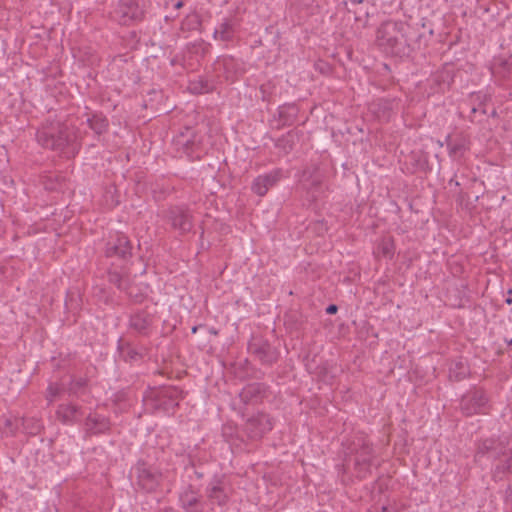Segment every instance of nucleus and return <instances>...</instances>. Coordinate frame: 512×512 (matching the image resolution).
Wrapping results in <instances>:
<instances>
[{"label": "nucleus", "instance_id": "864d4df0", "mask_svg": "<svg viewBox=\"0 0 512 512\" xmlns=\"http://www.w3.org/2000/svg\"><path fill=\"white\" fill-rule=\"evenodd\" d=\"M352 3H358V4H361L362 3V0H351Z\"/></svg>", "mask_w": 512, "mask_h": 512}, {"label": "nucleus", "instance_id": "f8f14e48", "mask_svg": "<svg viewBox=\"0 0 512 512\" xmlns=\"http://www.w3.org/2000/svg\"><path fill=\"white\" fill-rule=\"evenodd\" d=\"M183 398L184 392L182 389L176 386L163 387L154 395V408L165 413H174L179 401Z\"/></svg>", "mask_w": 512, "mask_h": 512}, {"label": "nucleus", "instance_id": "c756f323", "mask_svg": "<svg viewBox=\"0 0 512 512\" xmlns=\"http://www.w3.org/2000/svg\"><path fill=\"white\" fill-rule=\"evenodd\" d=\"M470 374V368L462 358L451 362L449 367V379L454 382L464 380Z\"/></svg>", "mask_w": 512, "mask_h": 512}, {"label": "nucleus", "instance_id": "aec40b11", "mask_svg": "<svg viewBox=\"0 0 512 512\" xmlns=\"http://www.w3.org/2000/svg\"><path fill=\"white\" fill-rule=\"evenodd\" d=\"M400 100L396 97L393 98H378L372 101L369 105V110L380 121H389L392 114L399 107Z\"/></svg>", "mask_w": 512, "mask_h": 512}, {"label": "nucleus", "instance_id": "4468645a", "mask_svg": "<svg viewBox=\"0 0 512 512\" xmlns=\"http://www.w3.org/2000/svg\"><path fill=\"white\" fill-rule=\"evenodd\" d=\"M165 218L171 226L178 230L181 235L191 231L193 228L192 215L190 211L183 206H172L165 212Z\"/></svg>", "mask_w": 512, "mask_h": 512}, {"label": "nucleus", "instance_id": "052dcab7", "mask_svg": "<svg viewBox=\"0 0 512 512\" xmlns=\"http://www.w3.org/2000/svg\"><path fill=\"white\" fill-rule=\"evenodd\" d=\"M2 496V494L0 493V497Z\"/></svg>", "mask_w": 512, "mask_h": 512}, {"label": "nucleus", "instance_id": "37998d69", "mask_svg": "<svg viewBox=\"0 0 512 512\" xmlns=\"http://www.w3.org/2000/svg\"><path fill=\"white\" fill-rule=\"evenodd\" d=\"M337 311H338V306L336 304H329L326 307V313L329 314V315L336 314Z\"/></svg>", "mask_w": 512, "mask_h": 512}, {"label": "nucleus", "instance_id": "4d7b16f0", "mask_svg": "<svg viewBox=\"0 0 512 512\" xmlns=\"http://www.w3.org/2000/svg\"><path fill=\"white\" fill-rule=\"evenodd\" d=\"M507 344L508 345H512V339L511 340H506Z\"/></svg>", "mask_w": 512, "mask_h": 512}, {"label": "nucleus", "instance_id": "bb28decb", "mask_svg": "<svg viewBox=\"0 0 512 512\" xmlns=\"http://www.w3.org/2000/svg\"><path fill=\"white\" fill-rule=\"evenodd\" d=\"M277 114L279 122L277 128L291 126L298 118L299 108L295 103H285L278 107Z\"/></svg>", "mask_w": 512, "mask_h": 512}, {"label": "nucleus", "instance_id": "de8ad7c7", "mask_svg": "<svg viewBox=\"0 0 512 512\" xmlns=\"http://www.w3.org/2000/svg\"><path fill=\"white\" fill-rule=\"evenodd\" d=\"M489 116H490V117H492V118L497 117V116H498V113H497L496 109H493V110L491 111V113L489 114Z\"/></svg>", "mask_w": 512, "mask_h": 512}, {"label": "nucleus", "instance_id": "5701e85b", "mask_svg": "<svg viewBox=\"0 0 512 512\" xmlns=\"http://www.w3.org/2000/svg\"><path fill=\"white\" fill-rule=\"evenodd\" d=\"M494 461H496L492 469V478L494 481H502L508 475H512V449L507 447L506 451Z\"/></svg>", "mask_w": 512, "mask_h": 512}, {"label": "nucleus", "instance_id": "72a5a7b5", "mask_svg": "<svg viewBox=\"0 0 512 512\" xmlns=\"http://www.w3.org/2000/svg\"><path fill=\"white\" fill-rule=\"evenodd\" d=\"M202 19L201 16L196 13L188 14L181 22V30L182 31H196L201 28Z\"/></svg>", "mask_w": 512, "mask_h": 512}, {"label": "nucleus", "instance_id": "423d86ee", "mask_svg": "<svg viewBox=\"0 0 512 512\" xmlns=\"http://www.w3.org/2000/svg\"><path fill=\"white\" fill-rule=\"evenodd\" d=\"M246 72L245 63L233 56H220L213 63V73L217 81L235 82Z\"/></svg>", "mask_w": 512, "mask_h": 512}, {"label": "nucleus", "instance_id": "f257e3e1", "mask_svg": "<svg viewBox=\"0 0 512 512\" xmlns=\"http://www.w3.org/2000/svg\"><path fill=\"white\" fill-rule=\"evenodd\" d=\"M432 29L424 23L411 24L405 21L388 20L376 32V44L385 54L395 57H410L428 45Z\"/></svg>", "mask_w": 512, "mask_h": 512}, {"label": "nucleus", "instance_id": "58836bf2", "mask_svg": "<svg viewBox=\"0 0 512 512\" xmlns=\"http://www.w3.org/2000/svg\"><path fill=\"white\" fill-rule=\"evenodd\" d=\"M86 385L87 379L85 378L72 379L67 389L69 395H78L79 392L86 387Z\"/></svg>", "mask_w": 512, "mask_h": 512}, {"label": "nucleus", "instance_id": "9b49d317", "mask_svg": "<svg viewBox=\"0 0 512 512\" xmlns=\"http://www.w3.org/2000/svg\"><path fill=\"white\" fill-rule=\"evenodd\" d=\"M248 352L265 366H272L280 356L278 349L261 335H252L248 342Z\"/></svg>", "mask_w": 512, "mask_h": 512}, {"label": "nucleus", "instance_id": "7c9ffc66", "mask_svg": "<svg viewBox=\"0 0 512 512\" xmlns=\"http://www.w3.org/2000/svg\"><path fill=\"white\" fill-rule=\"evenodd\" d=\"M86 122L89 128L98 136L105 134L109 129V120L102 113H92Z\"/></svg>", "mask_w": 512, "mask_h": 512}, {"label": "nucleus", "instance_id": "a19ab883", "mask_svg": "<svg viewBox=\"0 0 512 512\" xmlns=\"http://www.w3.org/2000/svg\"><path fill=\"white\" fill-rule=\"evenodd\" d=\"M25 429L28 430V433L32 435H36L40 432L42 425L38 420L30 419L24 420L23 422Z\"/></svg>", "mask_w": 512, "mask_h": 512}, {"label": "nucleus", "instance_id": "473e14b6", "mask_svg": "<svg viewBox=\"0 0 512 512\" xmlns=\"http://www.w3.org/2000/svg\"><path fill=\"white\" fill-rule=\"evenodd\" d=\"M299 132L296 130H290L287 134L278 138L275 142V146L288 154L291 152L298 140Z\"/></svg>", "mask_w": 512, "mask_h": 512}, {"label": "nucleus", "instance_id": "20e7f679", "mask_svg": "<svg viewBox=\"0 0 512 512\" xmlns=\"http://www.w3.org/2000/svg\"><path fill=\"white\" fill-rule=\"evenodd\" d=\"M131 472L135 477L136 489L144 493H155L163 481L162 471L142 459L136 462Z\"/></svg>", "mask_w": 512, "mask_h": 512}, {"label": "nucleus", "instance_id": "f3484780", "mask_svg": "<svg viewBox=\"0 0 512 512\" xmlns=\"http://www.w3.org/2000/svg\"><path fill=\"white\" fill-rule=\"evenodd\" d=\"M110 430L111 421L102 414L94 412L85 418L84 433L86 437L108 434Z\"/></svg>", "mask_w": 512, "mask_h": 512}, {"label": "nucleus", "instance_id": "0eeeda50", "mask_svg": "<svg viewBox=\"0 0 512 512\" xmlns=\"http://www.w3.org/2000/svg\"><path fill=\"white\" fill-rule=\"evenodd\" d=\"M459 407L463 415L487 414L491 408L487 392L480 387H472L460 399Z\"/></svg>", "mask_w": 512, "mask_h": 512}, {"label": "nucleus", "instance_id": "13d9d810", "mask_svg": "<svg viewBox=\"0 0 512 512\" xmlns=\"http://www.w3.org/2000/svg\"><path fill=\"white\" fill-rule=\"evenodd\" d=\"M356 20H361V16H356Z\"/></svg>", "mask_w": 512, "mask_h": 512}, {"label": "nucleus", "instance_id": "393cba45", "mask_svg": "<svg viewBox=\"0 0 512 512\" xmlns=\"http://www.w3.org/2000/svg\"><path fill=\"white\" fill-rule=\"evenodd\" d=\"M218 84L220 83L214 74L211 77L199 76L197 79L189 81L188 90L196 95L206 94L216 90Z\"/></svg>", "mask_w": 512, "mask_h": 512}, {"label": "nucleus", "instance_id": "7ed1b4c3", "mask_svg": "<svg viewBox=\"0 0 512 512\" xmlns=\"http://www.w3.org/2000/svg\"><path fill=\"white\" fill-rule=\"evenodd\" d=\"M37 142L46 149L60 153H75L74 133L61 121H46L36 132Z\"/></svg>", "mask_w": 512, "mask_h": 512}, {"label": "nucleus", "instance_id": "1a4fd4ad", "mask_svg": "<svg viewBox=\"0 0 512 512\" xmlns=\"http://www.w3.org/2000/svg\"><path fill=\"white\" fill-rule=\"evenodd\" d=\"M273 426V418L261 411L246 419L242 425L241 432L248 440L259 441L273 429Z\"/></svg>", "mask_w": 512, "mask_h": 512}, {"label": "nucleus", "instance_id": "bf43d9fd", "mask_svg": "<svg viewBox=\"0 0 512 512\" xmlns=\"http://www.w3.org/2000/svg\"><path fill=\"white\" fill-rule=\"evenodd\" d=\"M169 20H170V17L166 16L165 21H169Z\"/></svg>", "mask_w": 512, "mask_h": 512}, {"label": "nucleus", "instance_id": "2eb2a0df", "mask_svg": "<svg viewBox=\"0 0 512 512\" xmlns=\"http://www.w3.org/2000/svg\"><path fill=\"white\" fill-rule=\"evenodd\" d=\"M284 177V170L281 168H275L268 173L257 176L252 182L251 190L256 195L263 197Z\"/></svg>", "mask_w": 512, "mask_h": 512}, {"label": "nucleus", "instance_id": "5fc2aeb1", "mask_svg": "<svg viewBox=\"0 0 512 512\" xmlns=\"http://www.w3.org/2000/svg\"><path fill=\"white\" fill-rule=\"evenodd\" d=\"M197 330H198V327H197V326L192 327V333H196V332H197Z\"/></svg>", "mask_w": 512, "mask_h": 512}, {"label": "nucleus", "instance_id": "9d476101", "mask_svg": "<svg viewBox=\"0 0 512 512\" xmlns=\"http://www.w3.org/2000/svg\"><path fill=\"white\" fill-rule=\"evenodd\" d=\"M146 12L147 8L144 0H119L114 11L115 17L122 25L143 21Z\"/></svg>", "mask_w": 512, "mask_h": 512}, {"label": "nucleus", "instance_id": "a878e982", "mask_svg": "<svg viewBox=\"0 0 512 512\" xmlns=\"http://www.w3.org/2000/svg\"><path fill=\"white\" fill-rule=\"evenodd\" d=\"M455 70L451 64H445L433 76V84L437 87L438 91L445 92L454 82Z\"/></svg>", "mask_w": 512, "mask_h": 512}, {"label": "nucleus", "instance_id": "f704fd0d", "mask_svg": "<svg viewBox=\"0 0 512 512\" xmlns=\"http://www.w3.org/2000/svg\"><path fill=\"white\" fill-rule=\"evenodd\" d=\"M304 188L307 191L310 201H316L319 195L323 192L322 182L319 178L311 179L303 183Z\"/></svg>", "mask_w": 512, "mask_h": 512}, {"label": "nucleus", "instance_id": "603ef678", "mask_svg": "<svg viewBox=\"0 0 512 512\" xmlns=\"http://www.w3.org/2000/svg\"><path fill=\"white\" fill-rule=\"evenodd\" d=\"M380 512H390L389 509L386 507V506H383L381 508V511Z\"/></svg>", "mask_w": 512, "mask_h": 512}, {"label": "nucleus", "instance_id": "e433bc0d", "mask_svg": "<svg viewBox=\"0 0 512 512\" xmlns=\"http://www.w3.org/2000/svg\"><path fill=\"white\" fill-rule=\"evenodd\" d=\"M222 436L225 439V441H227L229 443H233L234 439H241V441H244L243 437H240L238 435L237 427L232 424L223 425Z\"/></svg>", "mask_w": 512, "mask_h": 512}, {"label": "nucleus", "instance_id": "3c124183", "mask_svg": "<svg viewBox=\"0 0 512 512\" xmlns=\"http://www.w3.org/2000/svg\"><path fill=\"white\" fill-rule=\"evenodd\" d=\"M195 475L197 476V478H202L203 477V473L202 472H199V471H195Z\"/></svg>", "mask_w": 512, "mask_h": 512}, {"label": "nucleus", "instance_id": "49530a36", "mask_svg": "<svg viewBox=\"0 0 512 512\" xmlns=\"http://www.w3.org/2000/svg\"><path fill=\"white\" fill-rule=\"evenodd\" d=\"M427 165V161L424 160V161H421L420 159L418 160V167L422 170H425V166Z\"/></svg>", "mask_w": 512, "mask_h": 512}, {"label": "nucleus", "instance_id": "79ce46f5", "mask_svg": "<svg viewBox=\"0 0 512 512\" xmlns=\"http://www.w3.org/2000/svg\"><path fill=\"white\" fill-rule=\"evenodd\" d=\"M165 4L167 6L171 4L175 10H179L184 6V1L183 0H165Z\"/></svg>", "mask_w": 512, "mask_h": 512}, {"label": "nucleus", "instance_id": "cd10ccee", "mask_svg": "<svg viewBox=\"0 0 512 512\" xmlns=\"http://www.w3.org/2000/svg\"><path fill=\"white\" fill-rule=\"evenodd\" d=\"M489 97L486 94L476 93L472 95L473 106L471 108L469 119L473 123H481L484 117L488 115L485 109V103Z\"/></svg>", "mask_w": 512, "mask_h": 512}, {"label": "nucleus", "instance_id": "8fccbe9b", "mask_svg": "<svg viewBox=\"0 0 512 512\" xmlns=\"http://www.w3.org/2000/svg\"><path fill=\"white\" fill-rule=\"evenodd\" d=\"M500 66L503 67V69H506L507 66H508V62L507 61H501L500 62Z\"/></svg>", "mask_w": 512, "mask_h": 512}, {"label": "nucleus", "instance_id": "39448f33", "mask_svg": "<svg viewBox=\"0 0 512 512\" xmlns=\"http://www.w3.org/2000/svg\"><path fill=\"white\" fill-rule=\"evenodd\" d=\"M108 282L114 285L118 290L125 292L132 303L140 304L146 298V295L142 292L133 293L131 290L132 278L130 267L125 264L116 265L115 263L110 264L107 269Z\"/></svg>", "mask_w": 512, "mask_h": 512}, {"label": "nucleus", "instance_id": "dca6fc26", "mask_svg": "<svg viewBox=\"0 0 512 512\" xmlns=\"http://www.w3.org/2000/svg\"><path fill=\"white\" fill-rule=\"evenodd\" d=\"M207 502L211 506H225L229 501L228 487L220 478H215L208 483L205 489Z\"/></svg>", "mask_w": 512, "mask_h": 512}, {"label": "nucleus", "instance_id": "6e6d98bb", "mask_svg": "<svg viewBox=\"0 0 512 512\" xmlns=\"http://www.w3.org/2000/svg\"><path fill=\"white\" fill-rule=\"evenodd\" d=\"M508 491H509V492H510V494L512 495V485H510V486L508 487Z\"/></svg>", "mask_w": 512, "mask_h": 512}, {"label": "nucleus", "instance_id": "c85d7f7f", "mask_svg": "<svg viewBox=\"0 0 512 512\" xmlns=\"http://www.w3.org/2000/svg\"><path fill=\"white\" fill-rule=\"evenodd\" d=\"M468 140L463 135H458L456 137H452L448 135L446 137V145L449 152V156L453 158H458L463 156L464 152L468 150Z\"/></svg>", "mask_w": 512, "mask_h": 512}, {"label": "nucleus", "instance_id": "c9c22d12", "mask_svg": "<svg viewBox=\"0 0 512 512\" xmlns=\"http://www.w3.org/2000/svg\"><path fill=\"white\" fill-rule=\"evenodd\" d=\"M182 146L184 152L191 161L201 159V155L199 153H196L200 144L199 142H196L195 136H193V139H187L185 142H183Z\"/></svg>", "mask_w": 512, "mask_h": 512}, {"label": "nucleus", "instance_id": "4c0bfd02", "mask_svg": "<svg viewBox=\"0 0 512 512\" xmlns=\"http://www.w3.org/2000/svg\"><path fill=\"white\" fill-rule=\"evenodd\" d=\"M379 252L386 258L391 259L394 255V242L392 239H383L379 246H378Z\"/></svg>", "mask_w": 512, "mask_h": 512}, {"label": "nucleus", "instance_id": "ea45409f", "mask_svg": "<svg viewBox=\"0 0 512 512\" xmlns=\"http://www.w3.org/2000/svg\"><path fill=\"white\" fill-rule=\"evenodd\" d=\"M62 391L63 389L57 383H50L46 391V399L52 403Z\"/></svg>", "mask_w": 512, "mask_h": 512}, {"label": "nucleus", "instance_id": "09e8293b", "mask_svg": "<svg viewBox=\"0 0 512 512\" xmlns=\"http://www.w3.org/2000/svg\"><path fill=\"white\" fill-rule=\"evenodd\" d=\"M160 512H177L176 510H174L173 508L171 507H168V508H165L163 510H161Z\"/></svg>", "mask_w": 512, "mask_h": 512}, {"label": "nucleus", "instance_id": "a18cd8bd", "mask_svg": "<svg viewBox=\"0 0 512 512\" xmlns=\"http://www.w3.org/2000/svg\"><path fill=\"white\" fill-rule=\"evenodd\" d=\"M509 297L506 298L505 302L509 305L512 304V288L508 290Z\"/></svg>", "mask_w": 512, "mask_h": 512}, {"label": "nucleus", "instance_id": "f03ea898", "mask_svg": "<svg viewBox=\"0 0 512 512\" xmlns=\"http://www.w3.org/2000/svg\"><path fill=\"white\" fill-rule=\"evenodd\" d=\"M345 455L347 465H353L357 478L365 479L371 474V467L375 459V449L365 433L358 432L347 441Z\"/></svg>", "mask_w": 512, "mask_h": 512}, {"label": "nucleus", "instance_id": "4be33fe9", "mask_svg": "<svg viewBox=\"0 0 512 512\" xmlns=\"http://www.w3.org/2000/svg\"><path fill=\"white\" fill-rule=\"evenodd\" d=\"M240 23L236 17L223 19L213 32V38L223 42H231L239 29Z\"/></svg>", "mask_w": 512, "mask_h": 512}, {"label": "nucleus", "instance_id": "c03bdc74", "mask_svg": "<svg viewBox=\"0 0 512 512\" xmlns=\"http://www.w3.org/2000/svg\"><path fill=\"white\" fill-rule=\"evenodd\" d=\"M198 46L202 48V54L208 51L209 44H206L203 40L198 43Z\"/></svg>", "mask_w": 512, "mask_h": 512}, {"label": "nucleus", "instance_id": "412c9836", "mask_svg": "<svg viewBox=\"0 0 512 512\" xmlns=\"http://www.w3.org/2000/svg\"><path fill=\"white\" fill-rule=\"evenodd\" d=\"M179 503L185 512H204L202 496L191 484L180 492Z\"/></svg>", "mask_w": 512, "mask_h": 512}, {"label": "nucleus", "instance_id": "2f4dec72", "mask_svg": "<svg viewBox=\"0 0 512 512\" xmlns=\"http://www.w3.org/2000/svg\"><path fill=\"white\" fill-rule=\"evenodd\" d=\"M118 351L120 357L125 362H134L142 359L144 354L135 349L129 342H123L122 338L118 342Z\"/></svg>", "mask_w": 512, "mask_h": 512}, {"label": "nucleus", "instance_id": "b1692460", "mask_svg": "<svg viewBox=\"0 0 512 512\" xmlns=\"http://www.w3.org/2000/svg\"><path fill=\"white\" fill-rule=\"evenodd\" d=\"M57 419L64 425L76 424L82 416V408L72 403L60 404L56 410Z\"/></svg>", "mask_w": 512, "mask_h": 512}, {"label": "nucleus", "instance_id": "ddd939ff", "mask_svg": "<svg viewBox=\"0 0 512 512\" xmlns=\"http://www.w3.org/2000/svg\"><path fill=\"white\" fill-rule=\"evenodd\" d=\"M155 322V313L149 307L137 309L129 317V328L140 336L148 337Z\"/></svg>", "mask_w": 512, "mask_h": 512}, {"label": "nucleus", "instance_id": "6e6552de", "mask_svg": "<svg viewBox=\"0 0 512 512\" xmlns=\"http://www.w3.org/2000/svg\"><path fill=\"white\" fill-rule=\"evenodd\" d=\"M133 246L127 235L124 233H116L109 237L107 242L105 243L104 255L106 258H115L120 261L119 264L115 262L116 265L125 264L128 265L133 253ZM114 263V261L112 262Z\"/></svg>", "mask_w": 512, "mask_h": 512}, {"label": "nucleus", "instance_id": "6ab92c4d", "mask_svg": "<svg viewBox=\"0 0 512 512\" xmlns=\"http://www.w3.org/2000/svg\"><path fill=\"white\" fill-rule=\"evenodd\" d=\"M268 388L265 383H249L240 391L239 398L246 405L260 404L268 396Z\"/></svg>", "mask_w": 512, "mask_h": 512}, {"label": "nucleus", "instance_id": "a211bd4d", "mask_svg": "<svg viewBox=\"0 0 512 512\" xmlns=\"http://www.w3.org/2000/svg\"><path fill=\"white\" fill-rule=\"evenodd\" d=\"M505 444L500 438H486L478 441L475 458L487 456L490 459L495 460L498 456H501L507 449Z\"/></svg>", "mask_w": 512, "mask_h": 512}]
</instances>
